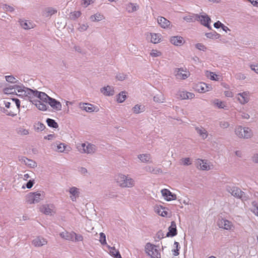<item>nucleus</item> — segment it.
Listing matches in <instances>:
<instances>
[{"instance_id":"obj_44","label":"nucleus","mask_w":258,"mask_h":258,"mask_svg":"<svg viewBox=\"0 0 258 258\" xmlns=\"http://www.w3.org/2000/svg\"><path fill=\"white\" fill-rule=\"evenodd\" d=\"M103 18V16L99 13L95 14L91 16V19L93 21H99Z\"/></svg>"},{"instance_id":"obj_38","label":"nucleus","mask_w":258,"mask_h":258,"mask_svg":"<svg viewBox=\"0 0 258 258\" xmlns=\"http://www.w3.org/2000/svg\"><path fill=\"white\" fill-rule=\"evenodd\" d=\"M126 98L125 91H122L117 96V101L119 103H122Z\"/></svg>"},{"instance_id":"obj_59","label":"nucleus","mask_w":258,"mask_h":258,"mask_svg":"<svg viewBox=\"0 0 258 258\" xmlns=\"http://www.w3.org/2000/svg\"><path fill=\"white\" fill-rule=\"evenodd\" d=\"M106 197L108 198H115L117 197V195L114 192H110L106 195Z\"/></svg>"},{"instance_id":"obj_45","label":"nucleus","mask_w":258,"mask_h":258,"mask_svg":"<svg viewBox=\"0 0 258 258\" xmlns=\"http://www.w3.org/2000/svg\"><path fill=\"white\" fill-rule=\"evenodd\" d=\"M81 12L80 11H75L70 14V18L72 19L75 20L80 17Z\"/></svg>"},{"instance_id":"obj_62","label":"nucleus","mask_w":258,"mask_h":258,"mask_svg":"<svg viewBox=\"0 0 258 258\" xmlns=\"http://www.w3.org/2000/svg\"><path fill=\"white\" fill-rule=\"evenodd\" d=\"M34 183V180H30L26 184V187L28 188H31Z\"/></svg>"},{"instance_id":"obj_4","label":"nucleus","mask_w":258,"mask_h":258,"mask_svg":"<svg viewBox=\"0 0 258 258\" xmlns=\"http://www.w3.org/2000/svg\"><path fill=\"white\" fill-rule=\"evenodd\" d=\"M226 189L227 191L236 198L244 200L247 199L245 194L238 187L227 186Z\"/></svg>"},{"instance_id":"obj_21","label":"nucleus","mask_w":258,"mask_h":258,"mask_svg":"<svg viewBox=\"0 0 258 258\" xmlns=\"http://www.w3.org/2000/svg\"><path fill=\"white\" fill-rule=\"evenodd\" d=\"M15 87L19 94H17L19 97H26L27 96V90L28 88L25 87L24 86L15 85Z\"/></svg>"},{"instance_id":"obj_55","label":"nucleus","mask_w":258,"mask_h":258,"mask_svg":"<svg viewBox=\"0 0 258 258\" xmlns=\"http://www.w3.org/2000/svg\"><path fill=\"white\" fill-rule=\"evenodd\" d=\"M3 9L6 11H9L10 12H13L14 11V8L13 7L7 4L3 5Z\"/></svg>"},{"instance_id":"obj_3","label":"nucleus","mask_w":258,"mask_h":258,"mask_svg":"<svg viewBox=\"0 0 258 258\" xmlns=\"http://www.w3.org/2000/svg\"><path fill=\"white\" fill-rule=\"evenodd\" d=\"M156 245L148 242L146 244L145 251L152 258H161L160 253Z\"/></svg>"},{"instance_id":"obj_16","label":"nucleus","mask_w":258,"mask_h":258,"mask_svg":"<svg viewBox=\"0 0 258 258\" xmlns=\"http://www.w3.org/2000/svg\"><path fill=\"white\" fill-rule=\"evenodd\" d=\"M27 91L26 97H27L29 101L33 104V101L37 100V99H35V98H37V93H36V92L38 91L36 90H34L28 88Z\"/></svg>"},{"instance_id":"obj_17","label":"nucleus","mask_w":258,"mask_h":258,"mask_svg":"<svg viewBox=\"0 0 258 258\" xmlns=\"http://www.w3.org/2000/svg\"><path fill=\"white\" fill-rule=\"evenodd\" d=\"M47 240L44 238L38 236L33 239L32 243L36 247L42 246L47 244Z\"/></svg>"},{"instance_id":"obj_39","label":"nucleus","mask_w":258,"mask_h":258,"mask_svg":"<svg viewBox=\"0 0 258 258\" xmlns=\"http://www.w3.org/2000/svg\"><path fill=\"white\" fill-rule=\"evenodd\" d=\"M15 89H16V87H15V85L10 86L9 87L5 88L4 89V91L5 92V93L7 94H17Z\"/></svg>"},{"instance_id":"obj_49","label":"nucleus","mask_w":258,"mask_h":258,"mask_svg":"<svg viewBox=\"0 0 258 258\" xmlns=\"http://www.w3.org/2000/svg\"><path fill=\"white\" fill-rule=\"evenodd\" d=\"M21 26L22 27L25 29H30L29 25L28 24L26 21L21 20L19 21Z\"/></svg>"},{"instance_id":"obj_43","label":"nucleus","mask_w":258,"mask_h":258,"mask_svg":"<svg viewBox=\"0 0 258 258\" xmlns=\"http://www.w3.org/2000/svg\"><path fill=\"white\" fill-rule=\"evenodd\" d=\"M148 169L149 170L148 171L149 172L154 174H158L162 173V170L160 168H153L149 167Z\"/></svg>"},{"instance_id":"obj_25","label":"nucleus","mask_w":258,"mask_h":258,"mask_svg":"<svg viewBox=\"0 0 258 258\" xmlns=\"http://www.w3.org/2000/svg\"><path fill=\"white\" fill-rule=\"evenodd\" d=\"M101 92L105 96H112L114 93L113 89L109 86L102 88L101 89Z\"/></svg>"},{"instance_id":"obj_52","label":"nucleus","mask_w":258,"mask_h":258,"mask_svg":"<svg viewBox=\"0 0 258 258\" xmlns=\"http://www.w3.org/2000/svg\"><path fill=\"white\" fill-rule=\"evenodd\" d=\"M182 164L183 165H189L191 164L190 159L189 158H184L181 159Z\"/></svg>"},{"instance_id":"obj_14","label":"nucleus","mask_w":258,"mask_h":258,"mask_svg":"<svg viewBox=\"0 0 258 258\" xmlns=\"http://www.w3.org/2000/svg\"><path fill=\"white\" fill-rule=\"evenodd\" d=\"M48 103L52 108L57 111H59L61 109L62 106L60 102L54 98L50 97L48 102Z\"/></svg>"},{"instance_id":"obj_11","label":"nucleus","mask_w":258,"mask_h":258,"mask_svg":"<svg viewBox=\"0 0 258 258\" xmlns=\"http://www.w3.org/2000/svg\"><path fill=\"white\" fill-rule=\"evenodd\" d=\"M237 96L238 100L241 104H245L249 100L248 92H243L242 93H238Z\"/></svg>"},{"instance_id":"obj_57","label":"nucleus","mask_w":258,"mask_h":258,"mask_svg":"<svg viewBox=\"0 0 258 258\" xmlns=\"http://www.w3.org/2000/svg\"><path fill=\"white\" fill-rule=\"evenodd\" d=\"M66 147V146L64 144L60 143L57 146V149L59 152H62L65 150V148Z\"/></svg>"},{"instance_id":"obj_61","label":"nucleus","mask_w":258,"mask_h":258,"mask_svg":"<svg viewBox=\"0 0 258 258\" xmlns=\"http://www.w3.org/2000/svg\"><path fill=\"white\" fill-rule=\"evenodd\" d=\"M223 24H222L221 22L219 21H218L217 22H215L214 24V27L217 29L221 28Z\"/></svg>"},{"instance_id":"obj_50","label":"nucleus","mask_w":258,"mask_h":258,"mask_svg":"<svg viewBox=\"0 0 258 258\" xmlns=\"http://www.w3.org/2000/svg\"><path fill=\"white\" fill-rule=\"evenodd\" d=\"M127 75L123 73H119L116 76V79L119 81H123L126 78Z\"/></svg>"},{"instance_id":"obj_15","label":"nucleus","mask_w":258,"mask_h":258,"mask_svg":"<svg viewBox=\"0 0 258 258\" xmlns=\"http://www.w3.org/2000/svg\"><path fill=\"white\" fill-rule=\"evenodd\" d=\"M19 161L30 168H35L37 166V163L34 161L25 157H21L19 159Z\"/></svg>"},{"instance_id":"obj_40","label":"nucleus","mask_w":258,"mask_h":258,"mask_svg":"<svg viewBox=\"0 0 258 258\" xmlns=\"http://www.w3.org/2000/svg\"><path fill=\"white\" fill-rule=\"evenodd\" d=\"M46 122L49 127L54 128H57L58 127L57 123L54 119L47 118L46 119Z\"/></svg>"},{"instance_id":"obj_20","label":"nucleus","mask_w":258,"mask_h":258,"mask_svg":"<svg viewBox=\"0 0 258 258\" xmlns=\"http://www.w3.org/2000/svg\"><path fill=\"white\" fill-rule=\"evenodd\" d=\"M157 21L158 24L163 28H168L170 25V22L163 17H158Z\"/></svg>"},{"instance_id":"obj_30","label":"nucleus","mask_w":258,"mask_h":258,"mask_svg":"<svg viewBox=\"0 0 258 258\" xmlns=\"http://www.w3.org/2000/svg\"><path fill=\"white\" fill-rule=\"evenodd\" d=\"M33 104L40 110L46 111L47 109V106L44 103L40 100L33 101Z\"/></svg>"},{"instance_id":"obj_53","label":"nucleus","mask_w":258,"mask_h":258,"mask_svg":"<svg viewBox=\"0 0 258 258\" xmlns=\"http://www.w3.org/2000/svg\"><path fill=\"white\" fill-rule=\"evenodd\" d=\"M133 111L134 113L138 114L140 113L141 111V105H139L138 104L136 105L133 108Z\"/></svg>"},{"instance_id":"obj_7","label":"nucleus","mask_w":258,"mask_h":258,"mask_svg":"<svg viewBox=\"0 0 258 258\" xmlns=\"http://www.w3.org/2000/svg\"><path fill=\"white\" fill-rule=\"evenodd\" d=\"M218 225L220 228L227 230H233L234 228L232 223L226 219H222L219 220L218 222Z\"/></svg>"},{"instance_id":"obj_46","label":"nucleus","mask_w":258,"mask_h":258,"mask_svg":"<svg viewBox=\"0 0 258 258\" xmlns=\"http://www.w3.org/2000/svg\"><path fill=\"white\" fill-rule=\"evenodd\" d=\"M162 55V52L156 49H152L150 52V55L153 57H156L160 56Z\"/></svg>"},{"instance_id":"obj_37","label":"nucleus","mask_w":258,"mask_h":258,"mask_svg":"<svg viewBox=\"0 0 258 258\" xmlns=\"http://www.w3.org/2000/svg\"><path fill=\"white\" fill-rule=\"evenodd\" d=\"M153 100L157 103H162L165 100V97L161 93H160L154 97Z\"/></svg>"},{"instance_id":"obj_36","label":"nucleus","mask_w":258,"mask_h":258,"mask_svg":"<svg viewBox=\"0 0 258 258\" xmlns=\"http://www.w3.org/2000/svg\"><path fill=\"white\" fill-rule=\"evenodd\" d=\"M205 35L207 38L210 39H219L221 37L220 34L217 33L215 31L206 33Z\"/></svg>"},{"instance_id":"obj_32","label":"nucleus","mask_w":258,"mask_h":258,"mask_svg":"<svg viewBox=\"0 0 258 258\" xmlns=\"http://www.w3.org/2000/svg\"><path fill=\"white\" fill-rule=\"evenodd\" d=\"M40 211L45 215H50L51 214L52 209L49 207L48 204L42 205L40 208Z\"/></svg>"},{"instance_id":"obj_58","label":"nucleus","mask_w":258,"mask_h":258,"mask_svg":"<svg viewBox=\"0 0 258 258\" xmlns=\"http://www.w3.org/2000/svg\"><path fill=\"white\" fill-rule=\"evenodd\" d=\"M220 126L223 128H226L229 127V123L226 121H221L220 123Z\"/></svg>"},{"instance_id":"obj_10","label":"nucleus","mask_w":258,"mask_h":258,"mask_svg":"<svg viewBox=\"0 0 258 258\" xmlns=\"http://www.w3.org/2000/svg\"><path fill=\"white\" fill-rule=\"evenodd\" d=\"M81 147L83 150L82 153L93 154L96 151L95 146L91 144H88L87 146H86L85 143H82L81 144Z\"/></svg>"},{"instance_id":"obj_35","label":"nucleus","mask_w":258,"mask_h":258,"mask_svg":"<svg viewBox=\"0 0 258 258\" xmlns=\"http://www.w3.org/2000/svg\"><path fill=\"white\" fill-rule=\"evenodd\" d=\"M151 42L153 43H158L161 40L160 35L156 33H151Z\"/></svg>"},{"instance_id":"obj_56","label":"nucleus","mask_w":258,"mask_h":258,"mask_svg":"<svg viewBox=\"0 0 258 258\" xmlns=\"http://www.w3.org/2000/svg\"><path fill=\"white\" fill-rule=\"evenodd\" d=\"M74 238L75 241H82L83 240V237L82 235L77 234L76 233L74 235Z\"/></svg>"},{"instance_id":"obj_9","label":"nucleus","mask_w":258,"mask_h":258,"mask_svg":"<svg viewBox=\"0 0 258 258\" xmlns=\"http://www.w3.org/2000/svg\"><path fill=\"white\" fill-rule=\"evenodd\" d=\"M162 196L167 201H170L172 200H175L177 199L176 195L172 194L168 189H163L161 191Z\"/></svg>"},{"instance_id":"obj_23","label":"nucleus","mask_w":258,"mask_h":258,"mask_svg":"<svg viewBox=\"0 0 258 258\" xmlns=\"http://www.w3.org/2000/svg\"><path fill=\"white\" fill-rule=\"evenodd\" d=\"M69 192L72 196H70L71 200L75 201L76 198L79 196V189L76 187H72L70 188Z\"/></svg>"},{"instance_id":"obj_41","label":"nucleus","mask_w":258,"mask_h":258,"mask_svg":"<svg viewBox=\"0 0 258 258\" xmlns=\"http://www.w3.org/2000/svg\"><path fill=\"white\" fill-rule=\"evenodd\" d=\"M34 127L35 131H42L45 129V126L42 122H38L37 123H35Z\"/></svg>"},{"instance_id":"obj_24","label":"nucleus","mask_w":258,"mask_h":258,"mask_svg":"<svg viewBox=\"0 0 258 258\" xmlns=\"http://www.w3.org/2000/svg\"><path fill=\"white\" fill-rule=\"evenodd\" d=\"M75 234V233L74 232L71 233H69L68 232H63L60 233V236L61 238L66 240L74 241Z\"/></svg>"},{"instance_id":"obj_33","label":"nucleus","mask_w":258,"mask_h":258,"mask_svg":"<svg viewBox=\"0 0 258 258\" xmlns=\"http://www.w3.org/2000/svg\"><path fill=\"white\" fill-rule=\"evenodd\" d=\"M56 12L57 11L52 8H47L45 9L43 15L47 17L56 13Z\"/></svg>"},{"instance_id":"obj_47","label":"nucleus","mask_w":258,"mask_h":258,"mask_svg":"<svg viewBox=\"0 0 258 258\" xmlns=\"http://www.w3.org/2000/svg\"><path fill=\"white\" fill-rule=\"evenodd\" d=\"M174 245L176 248L172 250V252H173V255L174 256H177L179 254V250L180 248V247L179 246V243L178 242L175 241Z\"/></svg>"},{"instance_id":"obj_5","label":"nucleus","mask_w":258,"mask_h":258,"mask_svg":"<svg viewBox=\"0 0 258 258\" xmlns=\"http://www.w3.org/2000/svg\"><path fill=\"white\" fill-rule=\"evenodd\" d=\"M42 197L40 191L30 192L26 196V202L29 204L37 203L42 199Z\"/></svg>"},{"instance_id":"obj_8","label":"nucleus","mask_w":258,"mask_h":258,"mask_svg":"<svg viewBox=\"0 0 258 258\" xmlns=\"http://www.w3.org/2000/svg\"><path fill=\"white\" fill-rule=\"evenodd\" d=\"M190 75V73L183 68H177L175 70V76L177 79L185 80Z\"/></svg>"},{"instance_id":"obj_51","label":"nucleus","mask_w":258,"mask_h":258,"mask_svg":"<svg viewBox=\"0 0 258 258\" xmlns=\"http://www.w3.org/2000/svg\"><path fill=\"white\" fill-rule=\"evenodd\" d=\"M5 78L6 81L8 82L11 83H15L17 82L16 79L13 76H7L5 77Z\"/></svg>"},{"instance_id":"obj_60","label":"nucleus","mask_w":258,"mask_h":258,"mask_svg":"<svg viewBox=\"0 0 258 258\" xmlns=\"http://www.w3.org/2000/svg\"><path fill=\"white\" fill-rule=\"evenodd\" d=\"M210 78L212 80L216 81L217 80V75L213 72H210Z\"/></svg>"},{"instance_id":"obj_19","label":"nucleus","mask_w":258,"mask_h":258,"mask_svg":"<svg viewBox=\"0 0 258 258\" xmlns=\"http://www.w3.org/2000/svg\"><path fill=\"white\" fill-rule=\"evenodd\" d=\"M80 107L83 110L88 112H92L94 111V106L92 104L87 103H80Z\"/></svg>"},{"instance_id":"obj_31","label":"nucleus","mask_w":258,"mask_h":258,"mask_svg":"<svg viewBox=\"0 0 258 258\" xmlns=\"http://www.w3.org/2000/svg\"><path fill=\"white\" fill-rule=\"evenodd\" d=\"M139 7L137 4L130 3L126 5V10L128 13H131L136 11L139 9Z\"/></svg>"},{"instance_id":"obj_54","label":"nucleus","mask_w":258,"mask_h":258,"mask_svg":"<svg viewBox=\"0 0 258 258\" xmlns=\"http://www.w3.org/2000/svg\"><path fill=\"white\" fill-rule=\"evenodd\" d=\"M196 47L199 50H202V51H206L207 49L206 47L203 45L202 43H197L196 44Z\"/></svg>"},{"instance_id":"obj_48","label":"nucleus","mask_w":258,"mask_h":258,"mask_svg":"<svg viewBox=\"0 0 258 258\" xmlns=\"http://www.w3.org/2000/svg\"><path fill=\"white\" fill-rule=\"evenodd\" d=\"M99 241L102 245L106 244V236L103 232L100 233V239Z\"/></svg>"},{"instance_id":"obj_29","label":"nucleus","mask_w":258,"mask_h":258,"mask_svg":"<svg viewBox=\"0 0 258 258\" xmlns=\"http://www.w3.org/2000/svg\"><path fill=\"white\" fill-rule=\"evenodd\" d=\"M109 249L110 254L113 256L114 258H122L119 251L115 249L114 247H111L109 245L107 246Z\"/></svg>"},{"instance_id":"obj_42","label":"nucleus","mask_w":258,"mask_h":258,"mask_svg":"<svg viewBox=\"0 0 258 258\" xmlns=\"http://www.w3.org/2000/svg\"><path fill=\"white\" fill-rule=\"evenodd\" d=\"M213 104L216 106L218 108H224L226 106L223 102L219 99H215L213 102Z\"/></svg>"},{"instance_id":"obj_28","label":"nucleus","mask_w":258,"mask_h":258,"mask_svg":"<svg viewBox=\"0 0 258 258\" xmlns=\"http://www.w3.org/2000/svg\"><path fill=\"white\" fill-rule=\"evenodd\" d=\"M210 88L204 83H200L196 86V90L200 92H205L209 91Z\"/></svg>"},{"instance_id":"obj_12","label":"nucleus","mask_w":258,"mask_h":258,"mask_svg":"<svg viewBox=\"0 0 258 258\" xmlns=\"http://www.w3.org/2000/svg\"><path fill=\"white\" fill-rule=\"evenodd\" d=\"M177 234L176 225L175 221L171 222V225L168 228V232L166 234L167 237H173Z\"/></svg>"},{"instance_id":"obj_6","label":"nucleus","mask_w":258,"mask_h":258,"mask_svg":"<svg viewBox=\"0 0 258 258\" xmlns=\"http://www.w3.org/2000/svg\"><path fill=\"white\" fill-rule=\"evenodd\" d=\"M196 17L198 21H200L202 25L207 27L210 30L212 29L209 24L211 21V20L208 15L206 14H204L201 15L197 14L196 15Z\"/></svg>"},{"instance_id":"obj_27","label":"nucleus","mask_w":258,"mask_h":258,"mask_svg":"<svg viewBox=\"0 0 258 258\" xmlns=\"http://www.w3.org/2000/svg\"><path fill=\"white\" fill-rule=\"evenodd\" d=\"M195 129L197 132L199 134V135L203 139H205L207 138L208 133L205 128L201 126L196 127Z\"/></svg>"},{"instance_id":"obj_13","label":"nucleus","mask_w":258,"mask_h":258,"mask_svg":"<svg viewBox=\"0 0 258 258\" xmlns=\"http://www.w3.org/2000/svg\"><path fill=\"white\" fill-rule=\"evenodd\" d=\"M170 41L175 46H181L185 42L183 38L180 36H172L170 38Z\"/></svg>"},{"instance_id":"obj_26","label":"nucleus","mask_w":258,"mask_h":258,"mask_svg":"<svg viewBox=\"0 0 258 258\" xmlns=\"http://www.w3.org/2000/svg\"><path fill=\"white\" fill-rule=\"evenodd\" d=\"M37 93V98L42 100L43 102L48 103L50 97L48 96L45 93L42 92L37 91L36 92Z\"/></svg>"},{"instance_id":"obj_22","label":"nucleus","mask_w":258,"mask_h":258,"mask_svg":"<svg viewBox=\"0 0 258 258\" xmlns=\"http://www.w3.org/2000/svg\"><path fill=\"white\" fill-rule=\"evenodd\" d=\"M197 163L199 165L200 168L202 170H209L211 169L210 165L204 160L198 159Z\"/></svg>"},{"instance_id":"obj_63","label":"nucleus","mask_w":258,"mask_h":258,"mask_svg":"<svg viewBox=\"0 0 258 258\" xmlns=\"http://www.w3.org/2000/svg\"><path fill=\"white\" fill-rule=\"evenodd\" d=\"M241 116L243 119H248L250 117L249 115L244 112H241Z\"/></svg>"},{"instance_id":"obj_1","label":"nucleus","mask_w":258,"mask_h":258,"mask_svg":"<svg viewBox=\"0 0 258 258\" xmlns=\"http://www.w3.org/2000/svg\"><path fill=\"white\" fill-rule=\"evenodd\" d=\"M115 179L118 185L122 188L132 187L135 185V181L133 178L122 174L117 175Z\"/></svg>"},{"instance_id":"obj_2","label":"nucleus","mask_w":258,"mask_h":258,"mask_svg":"<svg viewBox=\"0 0 258 258\" xmlns=\"http://www.w3.org/2000/svg\"><path fill=\"white\" fill-rule=\"evenodd\" d=\"M235 133L238 138L241 139H248L253 136L252 131L249 127H242L240 125L235 127Z\"/></svg>"},{"instance_id":"obj_64","label":"nucleus","mask_w":258,"mask_h":258,"mask_svg":"<svg viewBox=\"0 0 258 258\" xmlns=\"http://www.w3.org/2000/svg\"><path fill=\"white\" fill-rule=\"evenodd\" d=\"M252 161L255 163H258V153L255 154L252 157Z\"/></svg>"},{"instance_id":"obj_34","label":"nucleus","mask_w":258,"mask_h":258,"mask_svg":"<svg viewBox=\"0 0 258 258\" xmlns=\"http://www.w3.org/2000/svg\"><path fill=\"white\" fill-rule=\"evenodd\" d=\"M165 208L162 206L157 207L156 211L160 216L162 217H166L168 216V213L165 210Z\"/></svg>"},{"instance_id":"obj_18","label":"nucleus","mask_w":258,"mask_h":258,"mask_svg":"<svg viewBox=\"0 0 258 258\" xmlns=\"http://www.w3.org/2000/svg\"><path fill=\"white\" fill-rule=\"evenodd\" d=\"M138 159L143 163H152V157L150 154H142L138 156Z\"/></svg>"}]
</instances>
